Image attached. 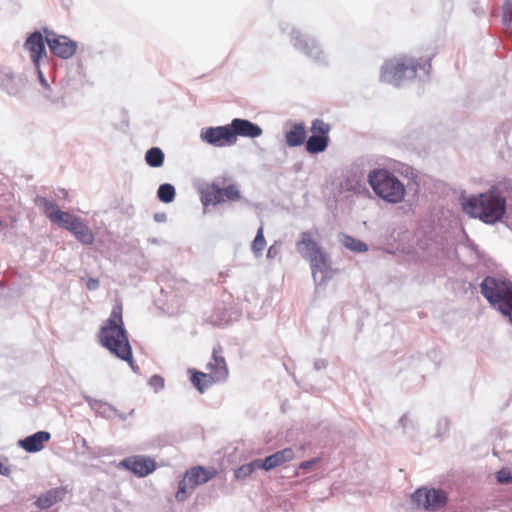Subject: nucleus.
<instances>
[{
	"instance_id": "obj_2",
	"label": "nucleus",
	"mask_w": 512,
	"mask_h": 512,
	"mask_svg": "<svg viewBox=\"0 0 512 512\" xmlns=\"http://www.w3.org/2000/svg\"><path fill=\"white\" fill-rule=\"evenodd\" d=\"M462 210L471 218H477L485 224H495L506 214V197L501 185H494L488 191L460 198Z\"/></svg>"
},
{
	"instance_id": "obj_4",
	"label": "nucleus",
	"mask_w": 512,
	"mask_h": 512,
	"mask_svg": "<svg viewBox=\"0 0 512 512\" xmlns=\"http://www.w3.org/2000/svg\"><path fill=\"white\" fill-rule=\"evenodd\" d=\"M418 69L423 71L424 77H428L432 69L431 58L422 63L407 57L386 60L381 66L379 78L383 83L400 87L406 81L413 80Z\"/></svg>"
},
{
	"instance_id": "obj_27",
	"label": "nucleus",
	"mask_w": 512,
	"mask_h": 512,
	"mask_svg": "<svg viewBox=\"0 0 512 512\" xmlns=\"http://www.w3.org/2000/svg\"><path fill=\"white\" fill-rule=\"evenodd\" d=\"M339 242L343 247L355 253L368 251V245L365 242L345 233L339 234Z\"/></svg>"
},
{
	"instance_id": "obj_37",
	"label": "nucleus",
	"mask_w": 512,
	"mask_h": 512,
	"mask_svg": "<svg viewBox=\"0 0 512 512\" xmlns=\"http://www.w3.org/2000/svg\"><path fill=\"white\" fill-rule=\"evenodd\" d=\"M449 428H450L449 419L447 417H440L437 421L436 432H435L434 436L436 438L443 437L445 434H447V432L449 431Z\"/></svg>"
},
{
	"instance_id": "obj_10",
	"label": "nucleus",
	"mask_w": 512,
	"mask_h": 512,
	"mask_svg": "<svg viewBox=\"0 0 512 512\" xmlns=\"http://www.w3.org/2000/svg\"><path fill=\"white\" fill-rule=\"evenodd\" d=\"M216 474L214 469L209 470L203 466H195L188 469L182 480L178 483V489L176 492L177 501L183 502L188 497V488L193 490L196 486L207 483Z\"/></svg>"
},
{
	"instance_id": "obj_26",
	"label": "nucleus",
	"mask_w": 512,
	"mask_h": 512,
	"mask_svg": "<svg viewBox=\"0 0 512 512\" xmlns=\"http://www.w3.org/2000/svg\"><path fill=\"white\" fill-rule=\"evenodd\" d=\"M190 381L193 386L202 394L214 383H219L210 373H204L196 369H189Z\"/></svg>"
},
{
	"instance_id": "obj_35",
	"label": "nucleus",
	"mask_w": 512,
	"mask_h": 512,
	"mask_svg": "<svg viewBox=\"0 0 512 512\" xmlns=\"http://www.w3.org/2000/svg\"><path fill=\"white\" fill-rule=\"evenodd\" d=\"M223 198L225 201H238L241 198V193L235 184H229L223 188Z\"/></svg>"
},
{
	"instance_id": "obj_31",
	"label": "nucleus",
	"mask_w": 512,
	"mask_h": 512,
	"mask_svg": "<svg viewBox=\"0 0 512 512\" xmlns=\"http://www.w3.org/2000/svg\"><path fill=\"white\" fill-rule=\"evenodd\" d=\"M256 469H261L258 459H254L249 463L239 466L234 471V477L237 480H245L248 478Z\"/></svg>"
},
{
	"instance_id": "obj_18",
	"label": "nucleus",
	"mask_w": 512,
	"mask_h": 512,
	"mask_svg": "<svg viewBox=\"0 0 512 512\" xmlns=\"http://www.w3.org/2000/svg\"><path fill=\"white\" fill-rule=\"evenodd\" d=\"M297 252L306 261H313L315 257H319L325 253L319 244L312 238L309 231L302 232L300 239L296 242Z\"/></svg>"
},
{
	"instance_id": "obj_3",
	"label": "nucleus",
	"mask_w": 512,
	"mask_h": 512,
	"mask_svg": "<svg viewBox=\"0 0 512 512\" xmlns=\"http://www.w3.org/2000/svg\"><path fill=\"white\" fill-rule=\"evenodd\" d=\"M34 203L42 208L43 213L52 223L69 231L81 244L85 246L93 244L95 239L93 232L79 217L60 210L44 196L37 195Z\"/></svg>"
},
{
	"instance_id": "obj_29",
	"label": "nucleus",
	"mask_w": 512,
	"mask_h": 512,
	"mask_svg": "<svg viewBox=\"0 0 512 512\" xmlns=\"http://www.w3.org/2000/svg\"><path fill=\"white\" fill-rule=\"evenodd\" d=\"M144 159L149 167L159 168L164 164L165 154L161 148L154 146L146 151Z\"/></svg>"
},
{
	"instance_id": "obj_50",
	"label": "nucleus",
	"mask_w": 512,
	"mask_h": 512,
	"mask_svg": "<svg viewBox=\"0 0 512 512\" xmlns=\"http://www.w3.org/2000/svg\"><path fill=\"white\" fill-rule=\"evenodd\" d=\"M80 442H81L82 447H83L86 451H89V450H90V447L88 446V443H87V441H86V439H85V438L81 437Z\"/></svg>"
},
{
	"instance_id": "obj_28",
	"label": "nucleus",
	"mask_w": 512,
	"mask_h": 512,
	"mask_svg": "<svg viewBox=\"0 0 512 512\" xmlns=\"http://www.w3.org/2000/svg\"><path fill=\"white\" fill-rule=\"evenodd\" d=\"M329 141L330 139L310 135L305 141V149L310 154H319L327 149Z\"/></svg>"
},
{
	"instance_id": "obj_12",
	"label": "nucleus",
	"mask_w": 512,
	"mask_h": 512,
	"mask_svg": "<svg viewBox=\"0 0 512 512\" xmlns=\"http://www.w3.org/2000/svg\"><path fill=\"white\" fill-rule=\"evenodd\" d=\"M233 136L234 134L230 127V123L221 126L205 127L200 131V140L203 143L217 148L235 145Z\"/></svg>"
},
{
	"instance_id": "obj_8",
	"label": "nucleus",
	"mask_w": 512,
	"mask_h": 512,
	"mask_svg": "<svg viewBox=\"0 0 512 512\" xmlns=\"http://www.w3.org/2000/svg\"><path fill=\"white\" fill-rule=\"evenodd\" d=\"M374 160L369 156H361L350 165L345 176V186L348 191L361 193L366 189L365 179L369 183V175L376 172Z\"/></svg>"
},
{
	"instance_id": "obj_14",
	"label": "nucleus",
	"mask_w": 512,
	"mask_h": 512,
	"mask_svg": "<svg viewBox=\"0 0 512 512\" xmlns=\"http://www.w3.org/2000/svg\"><path fill=\"white\" fill-rule=\"evenodd\" d=\"M25 86L26 81L22 75H16L11 69L0 65V88L3 91L10 96L22 98Z\"/></svg>"
},
{
	"instance_id": "obj_38",
	"label": "nucleus",
	"mask_w": 512,
	"mask_h": 512,
	"mask_svg": "<svg viewBox=\"0 0 512 512\" xmlns=\"http://www.w3.org/2000/svg\"><path fill=\"white\" fill-rule=\"evenodd\" d=\"M148 384L157 393L164 388L165 381L162 376L155 374L150 377Z\"/></svg>"
},
{
	"instance_id": "obj_36",
	"label": "nucleus",
	"mask_w": 512,
	"mask_h": 512,
	"mask_svg": "<svg viewBox=\"0 0 512 512\" xmlns=\"http://www.w3.org/2000/svg\"><path fill=\"white\" fill-rule=\"evenodd\" d=\"M503 25L507 30L512 29V0H505L503 4Z\"/></svg>"
},
{
	"instance_id": "obj_32",
	"label": "nucleus",
	"mask_w": 512,
	"mask_h": 512,
	"mask_svg": "<svg viewBox=\"0 0 512 512\" xmlns=\"http://www.w3.org/2000/svg\"><path fill=\"white\" fill-rule=\"evenodd\" d=\"M266 246V240L264 237V229L263 226H260L256 232L255 238L251 244V250L255 257H260L263 253V250Z\"/></svg>"
},
{
	"instance_id": "obj_46",
	"label": "nucleus",
	"mask_w": 512,
	"mask_h": 512,
	"mask_svg": "<svg viewBox=\"0 0 512 512\" xmlns=\"http://www.w3.org/2000/svg\"><path fill=\"white\" fill-rule=\"evenodd\" d=\"M154 221L157 222V223H163V222H166L167 220V215L166 213L164 212H158V213H155L154 216Z\"/></svg>"
},
{
	"instance_id": "obj_40",
	"label": "nucleus",
	"mask_w": 512,
	"mask_h": 512,
	"mask_svg": "<svg viewBox=\"0 0 512 512\" xmlns=\"http://www.w3.org/2000/svg\"><path fill=\"white\" fill-rule=\"evenodd\" d=\"M496 479L500 484L512 483V474L509 470L503 468L496 473Z\"/></svg>"
},
{
	"instance_id": "obj_7",
	"label": "nucleus",
	"mask_w": 512,
	"mask_h": 512,
	"mask_svg": "<svg viewBox=\"0 0 512 512\" xmlns=\"http://www.w3.org/2000/svg\"><path fill=\"white\" fill-rule=\"evenodd\" d=\"M369 185L379 198L388 203H400L405 197L404 184L386 169H378L369 175Z\"/></svg>"
},
{
	"instance_id": "obj_11",
	"label": "nucleus",
	"mask_w": 512,
	"mask_h": 512,
	"mask_svg": "<svg viewBox=\"0 0 512 512\" xmlns=\"http://www.w3.org/2000/svg\"><path fill=\"white\" fill-rule=\"evenodd\" d=\"M45 41L50 52L60 59H70L75 55L78 49L76 41L66 35H59L54 31L44 28Z\"/></svg>"
},
{
	"instance_id": "obj_9",
	"label": "nucleus",
	"mask_w": 512,
	"mask_h": 512,
	"mask_svg": "<svg viewBox=\"0 0 512 512\" xmlns=\"http://www.w3.org/2000/svg\"><path fill=\"white\" fill-rule=\"evenodd\" d=\"M411 503L416 509L426 512H437L448 503L447 493L440 488H417L410 496Z\"/></svg>"
},
{
	"instance_id": "obj_15",
	"label": "nucleus",
	"mask_w": 512,
	"mask_h": 512,
	"mask_svg": "<svg viewBox=\"0 0 512 512\" xmlns=\"http://www.w3.org/2000/svg\"><path fill=\"white\" fill-rule=\"evenodd\" d=\"M119 467L126 469L138 477H146L156 469V462L152 458L136 455L122 459Z\"/></svg>"
},
{
	"instance_id": "obj_25",
	"label": "nucleus",
	"mask_w": 512,
	"mask_h": 512,
	"mask_svg": "<svg viewBox=\"0 0 512 512\" xmlns=\"http://www.w3.org/2000/svg\"><path fill=\"white\" fill-rule=\"evenodd\" d=\"M307 133L303 122L294 123L290 130L285 132V142L288 147H299L306 141Z\"/></svg>"
},
{
	"instance_id": "obj_48",
	"label": "nucleus",
	"mask_w": 512,
	"mask_h": 512,
	"mask_svg": "<svg viewBox=\"0 0 512 512\" xmlns=\"http://www.w3.org/2000/svg\"><path fill=\"white\" fill-rule=\"evenodd\" d=\"M134 409H131L128 414L122 413L117 409L116 417H118L121 421H125L129 415L134 414Z\"/></svg>"
},
{
	"instance_id": "obj_24",
	"label": "nucleus",
	"mask_w": 512,
	"mask_h": 512,
	"mask_svg": "<svg viewBox=\"0 0 512 512\" xmlns=\"http://www.w3.org/2000/svg\"><path fill=\"white\" fill-rule=\"evenodd\" d=\"M200 199L205 207L221 204L224 202L223 188L218 183L213 182L201 191Z\"/></svg>"
},
{
	"instance_id": "obj_45",
	"label": "nucleus",
	"mask_w": 512,
	"mask_h": 512,
	"mask_svg": "<svg viewBox=\"0 0 512 512\" xmlns=\"http://www.w3.org/2000/svg\"><path fill=\"white\" fill-rule=\"evenodd\" d=\"M327 367V361L324 360V359H317L315 362H314V369L316 371H320L322 369H325Z\"/></svg>"
},
{
	"instance_id": "obj_34",
	"label": "nucleus",
	"mask_w": 512,
	"mask_h": 512,
	"mask_svg": "<svg viewBox=\"0 0 512 512\" xmlns=\"http://www.w3.org/2000/svg\"><path fill=\"white\" fill-rule=\"evenodd\" d=\"M398 424L402 427L405 435L409 437H414L418 429L417 421L410 418L408 414H404L399 419Z\"/></svg>"
},
{
	"instance_id": "obj_42",
	"label": "nucleus",
	"mask_w": 512,
	"mask_h": 512,
	"mask_svg": "<svg viewBox=\"0 0 512 512\" xmlns=\"http://www.w3.org/2000/svg\"><path fill=\"white\" fill-rule=\"evenodd\" d=\"M497 185H501V192L503 195H504V192H506L508 197L512 198V179H504L502 182H499Z\"/></svg>"
},
{
	"instance_id": "obj_17",
	"label": "nucleus",
	"mask_w": 512,
	"mask_h": 512,
	"mask_svg": "<svg viewBox=\"0 0 512 512\" xmlns=\"http://www.w3.org/2000/svg\"><path fill=\"white\" fill-rule=\"evenodd\" d=\"M230 127L234 134L233 138L235 143L237 142L238 137L255 139L263 134V129L258 124L244 118L232 119Z\"/></svg>"
},
{
	"instance_id": "obj_6",
	"label": "nucleus",
	"mask_w": 512,
	"mask_h": 512,
	"mask_svg": "<svg viewBox=\"0 0 512 512\" xmlns=\"http://www.w3.org/2000/svg\"><path fill=\"white\" fill-rule=\"evenodd\" d=\"M480 291L489 304L512 324V282L487 276L480 284Z\"/></svg>"
},
{
	"instance_id": "obj_19",
	"label": "nucleus",
	"mask_w": 512,
	"mask_h": 512,
	"mask_svg": "<svg viewBox=\"0 0 512 512\" xmlns=\"http://www.w3.org/2000/svg\"><path fill=\"white\" fill-rule=\"evenodd\" d=\"M50 439V432L40 430L22 439H19L17 445L28 453H37L44 449L45 444L49 442Z\"/></svg>"
},
{
	"instance_id": "obj_21",
	"label": "nucleus",
	"mask_w": 512,
	"mask_h": 512,
	"mask_svg": "<svg viewBox=\"0 0 512 512\" xmlns=\"http://www.w3.org/2000/svg\"><path fill=\"white\" fill-rule=\"evenodd\" d=\"M66 493V488L62 486L49 489L37 497L34 505L41 510H47L56 503L62 501Z\"/></svg>"
},
{
	"instance_id": "obj_20",
	"label": "nucleus",
	"mask_w": 512,
	"mask_h": 512,
	"mask_svg": "<svg viewBox=\"0 0 512 512\" xmlns=\"http://www.w3.org/2000/svg\"><path fill=\"white\" fill-rule=\"evenodd\" d=\"M294 451L292 448H284L282 450H279L264 459H260V467L261 469L265 471H270L278 466H281L282 464L291 461L294 458Z\"/></svg>"
},
{
	"instance_id": "obj_41",
	"label": "nucleus",
	"mask_w": 512,
	"mask_h": 512,
	"mask_svg": "<svg viewBox=\"0 0 512 512\" xmlns=\"http://www.w3.org/2000/svg\"><path fill=\"white\" fill-rule=\"evenodd\" d=\"M280 253H281V245L274 243L268 248L266 257L268 259H275L276 257H278L280 255Z\"/></svg>"
},
{
	"instance_id": "obj_23",
	"label": "nucleus",
	"mask_w": 512,
	"mask_h": 512,
	"mask_svg": "<svg viewBox=\"0 0 512 512\" xmlns=\"http://www.w3.org/2000/svg\"><path fill=\"white\" fill-rule=\"evenodd\" d=\"M210 374L218 382H223L228 377V367L223 356L218 354L216 348L213 349L212 360L207 364Z\"/></svg>"
},
{
	"instance_id": "obj_44",
	"label": "nucleus",
	"mask_w": 512,
	"mask_h": 512,
	"mask_svg": "<svg viewBox=\"0 0 512 512\" xmlns=\"http://www.w3.org/2000/svg\"><path fill=\"white\" fill-rule=\"evenodd\" d=\"M100 286V282H99V279L98 278H93V277H90L88 278V280L86 281V287L88 290L90 291H95L99 288Z\"/></svg>"
},
{
	"instance_id": "obj_39",
	"label": "nucleus",
	"mask_w": 512,
	"mask_h": 512,
	"mask_svg": "<svg viewBox=\"0 0 512 512\" xmlns=\"http://www.w3.org/2000/svg\"><path fill=\"white\" fill-rule=\"evenodd\" d=\"M43 62H39V65L38 66H34L35 67V70H36V73H37V78H38V81L40 83V85L42 86V88L48 92H51V87L48 83V80L46 79V77L44 76V73L41 69V64Z\"/></svg>"
},
{
	"instance_id": "obj_30",
	"label": "nucleus",
	"mask_w": 512,
	"mask_h": 512,
	"mask_svg": "<svg viewBox=\"0 0 512 512\" xmlns=\"http://www.w3.org/2000/svg\"><path fill=\"white\" fill-rule=\"evenodd\" d=\"M176 189L174 185L170 183L160 184L157 189V198L160 202L169 204L175 200Z\"/></svg>"
},
{
	"instance_id": "obj_1",
	"label": "nucleus",
	"mask_w": 512,
	"mask_h": 512,
	"mask_svg": "<svg viewBox=\"0 0 512 512\" xmlns=\"http://www.w3.org/2000/svg\"><path fill=\"white\" fill-rule=\"evenodd\" d=\"M98 337L104 348L115 357L127 362L132 370L137 372L138 367L134 365L132 347L123 322L121 304L113 306L109 318L100 328Z\"/></svg>"
},
{
	"instance_id": "obj_22",
	"label": "nucleus",
	"mask_w": 512,
	"mask_h": 512,
	"mask_svg": "<svg viewBox=\"0 0 512 512\" xmlns=\"http://www.w3.org/2000/svg\"><path fill=\"white\" fill-rule=\"evenodd\" d=\"M83 399L89 405V407L95 412L96 416L104 418L106 420H112L116 417L117 408L112 404L92 398L91 396L84 394Z\"/></svg>"
},
{
	"instance_id": "obj_43",
	"label": "nucleus",
	"mask_w": 512,
	"mask_h": 512,
	"mask_svg": "<svg viewBox=\"0 0 512 512\" xmlns=\"http://www.w3.org/2000/svg\"><path fill=\"white\" fill-rule=\"evenodd\" d=\"M319 460L320 459L318 457H315V458L303 461L300 463L299 469L306 470V471L311 470L319 462Z\"/></svg>"
},
{
	"instance_id": "obj_16",
	"label": "nucleus",
	"mask_w": 512,
	"mask_h": 512,
	"mask_svg": "<svg viewBox=\"0 0 512 512\" xmlns=\"http://www.w3.org/2000/svg\"><path fill=\"white\" fill-rule=\"evenodd\" d=\"M308 262L316 287L326 286L327 282L332 279L334 273L329 255L325 252L319 257H315L313 261Z\"/></svg>"
},
{
	"instance_id": "obj_47",
	"label": "nucleus",
	"mask_w": 512,
	"mask_h": 512,
	"mask_svg": "<svg viewBox=\"0 0 512 512\" xmlns=\"http://www.w3.org/2000/svg\"><path fill=\"white\" fill-rule=\"evenodd\" d=\"M42 94H43V97L45 99L49 100L52 103H56L58 101V99L53 96V91L52 90H51V92H48V91L43 89Z\"/></svg>"
},
{
	"instance_id": "obj_5",
	"label": "nucleus",
	"mask_w": 512,
	"mask_h": 512,
	"mask_svg": "<svg viewBox=\"0 0 512 512\" xmlns=\"http://www.w3.org/2000/svg\"><path fill=\"white\" fill-rule=\"evenodd\" d=\"M280 30L287 35L289 42L294 50L320 66H327L328 56L324 52L319 41L308 33H304L299 28L289 24L281 23Z\"/></svg>"
},
{
	"instance_id": "obj_33",
	"label": "nucleus",
	"mask_w": 512,
	"mask_h": 512,
	"mask_svg": "<svg viewBox=\"0 0 512 512\" xmlns=\"http://www.w3.org/2000/svg\"><path fill=\"white\" fill-rule=\"evenodd\" d=\"M330 125L325 123L322 119H315L311 125V135L321 138H329Z\"/></svg>"
},
{
	"instance_id": "obj_49",
	"label": "nucleus",
	"mask_w": 512,
	"mask_h": 512,
	"mask_svg": "<svg viewBox=\"0 0 512 512\" xmlns=\"http://www.w3.org/2000/svg\"><path fill=\"white\" fill-rule=\"evenodd\" d=\"M11 473V470L9 467L4 466L3 463L0 461V475L8 477Z\"/></svg>"
},
{
	"instance_id": "obj_13",
	"label": "nucleus",
	"mask_w": 512,
	"mask_h": 512,
	"mask_svg": "<svg viewBox=\"0 0 512 512\" xmlns=\"http://www.w3.org/2000/svg\"><path fill=\"white\" fill-rule=\"evenodd\" d=\"M45 44V36L40 30H34L27 36L23 46L29 52L34 66H38L39 62H49Z\"/></svg>"
}]
</instances>
